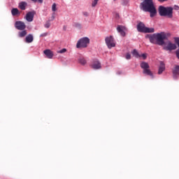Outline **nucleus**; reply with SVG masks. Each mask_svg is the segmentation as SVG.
Here are the masks:
<instances>
[{
	"mask_svg": "<svg viewBox=\"0 0 179 179\" xmlns=\"http://www.w3.org/2000/svg\"><path fill=\"white\" fill-rule=\"evenodd\" d=\"M78 61L81 64V65H86L87 62L84 57H80Z\"/></svg>",
	"mask_w": 179,
	"mask_h": 179,
	"instance_id": "412c9836",
	"label": "nucleus"
},
{
	"mask_svg": "<svg viewBox=\"0 0 179 179\" xmlns=\"http://www.w3.org/2000/svg\"><path fill=\"white\" fill-rule=\"evenodd\" d=\"M83 14L84 16H86V17L89 16V13L87 12H83Z\"/></svg>",
	"mask_w": 179,
	"mask_h": 179,
	"instance_id": "2f4dec72",
	"label": "nucleus"
},
{
	"mask_svg": "<svg viewBox=\"0 0 179 179\" xmlns=\"http://www.w3.org/2000/svg\"><path fill=\"white\" fill-rule=\"evenodd\" d=\"M176 57H177L178 59H179V49H178V50L176 51Z\"/></svg>",
	"mask_w": 179,
	"mask_h": 179,
	"instance_id": "7c9ffc66",
	"label": "nucleus"
},
{
	"mask_svg": "<svg viewBox=\"0 0 179 179\" xmlns=\"http://www.w3.org/2000/svg\"><path fill=\"white\" fill-rule=\"evenodd\" d=\"M159 2H166L167 0H158Z\"/></svg>",
	"mask_w": 179,
	"mask_h": 179,
	"instance_id": "473e14b6",
	"label": "nucleus"
},
{
	"mask_svg": "<svg viewBox=\"0 0 179 179\" xmlns=\"http://www.w3.org/2000/svg\"><path fill=\"white\" fill-rule=\"evenodd\" d=\"M66 51V48H63L61 50H59L58 52L59 54H64Z\"/></svg>",
	"mask_w": 179,
	"mask_h": 179,
	"instance_id": "bb28decb",
	"label": "nucleus"
},
{
	"mask_svg": "<svg viewBox=\"0 0 179 179\" xmlns=\"http://www.w3.org/2000/svg\"><path fill=\"white\" fill-rule=\"evenodd\" d=\"M90 43V39L87 37H84L80 38L77 44L76 47L77 48H86L87 47V45Z\"/></svg>",
	"mask_w": 179,
	"mask_h": 179,
	"instance_id": "20e7f679",
	"label": "nucleus"
},
{
	"mask_svg": "<svg viewBox=\"0 0 179 179\" xmlns=\"http://www.w3.org/2000/svg\"><path fill=\"white\" fill-rule=\"evenodd\" d=\"M11 13L13 16H17V15H20V13L19 12V10L17 8H13L11 10Z\"/></svg>",
	"mask_w": 179,
	"mask_h": 179,
	"instance_id": "6ab92c4d",
	"label": "nucleus"
},
{
	"mask_svg": "<svg viewBox=\"0 0 179 179\" xmlns=\"http://www.w3.org/2000/svg\"><path fill=\"white\" fill-rule=\"evenodd\" d=\"M75 27H77V29H82V24H80V23H76Z\"/></svg>",
	"mask_w": 179,
	"mask_h": 179,
	"instance_id": "a878e982",
	"label": "nucleus"
},
{
	"mask_svg": "<svg viewBox=\"0 0 179 179\" xmlns=\"http://www.w3.org/2000/svg\"><path fill=\"white\" fill-rule=\"evenodd\" d=\"M52 12H55L57 10V4L54 3L52 6Z\"/></svg>",
	"mask_w": 179,
	"mask_h": 179,
	"instance_id": "5701e85b",
	"label": "nucleus"
},
{
	"mask_svg": "<svg viewBox=\"0 0 179 179\" xmlns=\"http://www.w3.org/2000/svg\"><path fill=\"white\" fill-rule=\"evenodd\" d=\"M176 9H178V6H176Z\"/></svg>",
	"mask_w": 179,
	"mask_h": 179,
	"instance_id": "4c0bfd02",
	"label": "nucleus"
},
{
	"mask_svg": "<svg viewBox=\"0 0 179 179\" xmlns=\"http://www.w3.org/2000/svg\"><path fill=\"white\" fill-rule=\"evenodd\" d=\"M131 54L135 58H141V55H139V52H138V50L136 49H134L132 52Z\"/></svg>",
	"mask_w": 179,
	"mask_h": 179,
	"instance_id": "a211bd4d",
	"label": "nucleus"
},
{
	"mask_svg": "<svg viewBox=\"0 0 179 179\" xmlns=\"http://www.w3.org/2000/svg\"><path fill=\"white\" fill-rule=\"evenodd\" d=\"M160 16H167V17H173V7H164L160 6L158 8Z\"/></svg>",
	"mask_w": 179,
	"mask_h": 179,
	"instance_id": "7ed1b4c3",
	"label": "nucleus"
},
{
	"mask_svg": "<svg viewBox=\"0 0 179 179\" xmlns=\"http://www.w3.org/2000/svg\"><path fill=\"white\" fill-rule=\"evenodd\" d=\"M27 34V31L24 30L21 32H19V37H24Z\"/></svg>",
	"mask_w": 179,
	"mask_h": 179,
	"instance_id": "4be33fe9",
	"label": "nucleus"
},
{
	"mask_svg": "<svg viewBox=\"0 0 179 179\" xmlns=\"http://www.w3.org/2000/svg\"><path fill=\"white\" fill-rule=\"evenodd\" d=\"M145 29H146V27L145 26V24H143V22H139L137 24V30L140 33H145Z\"/></svg>",
	"mask_w": 179,
	"mask_h": 179,
	"instance_id": "f8f14e48",
	"label": "nucleus"
},
{
	"mask_svg": "<svg viewBox=\"0 0 179 179\" xmlns=\"http://www.w3.org/2000/svg\"><path fill=\"white\" fill-rule=\"evenodd\" d=\"M34 15H36V11L28 12L25 16L27 22H33L34 19Z\"/></svg>",
	"mask_w": 179,
	"mask_h": 179,
	"instance_id": "6e6552de",
	"label": "nucleus"
},
{
	"mask_svg": "<svg viewBox=\"0 0 179 179\" xmlns=\"http://www.w3.org/2000/svg\"><path fill=\"white\" fill-rule=\"evenodd\" d=\"M114 1H117V0H114Z\"/></svg>",
	"mask_w": 179,
	"mask_h": 179,
	"instance_id": "58836bf2",
	"label": "nucleus"
},
{
	"mask_svg": "<svg viewBox=\"0 0 179 179\" xmlns=\"http://www.w3.org/2000/svg\"><path fill=\"white\" fill-rule=\"evenodd\" d=\"M166 70V64L164 62H160V66L159 67L158 75H162L163 72Z\"/></svg>",
	"mask_w": 179,
	"mask_h": 179,
	"instance_id": "4468645a",
	"label": "nucleus"
},
{
	"mask_svg": "<svg viewBox=\"0 0 179 179\" xmlns=\"http://www.w3.org/2000/svg\"><path fill=\"white\" fill-rule=\"evenodd\" d=\"M144 33H155V29L154 28H148V27H145Z\"/></svg>",
	"mask_w": 179,
	"mask_h": 179,
	"instance_id": "aec40b11",
	"label": "nucleus"
},
{
	"mask_svg": "<svg viewBox=\"0 0 179 179\" xmlns=\"http://www.w3.org/2000/svg\"><path fill=\"white\" fill-rule=\"evenodd\" d=\"M116 17H120V15L116 14Z\"/></svg>",
	"mask_w": 179,
	"mask_h": 179,
	"instance_id": "f704fd0d",
	"label": "nucleus"
},
{
	"mask_svg": "<svg viewBox=\"0 0 179 179\" xmlns=\"http://www.w3.org/2000/svg\"><path fill=\"white\" fill-rule=\"evenodd\" d=\"M33 40H34V38H33V35L29 34L26 36V43H33Z\"/></svg>",
	"mask_w": 179,
	"mask_h": 179,
	"instance_id": "f3484780",
	"label": "nucleus"
},
{
	"mask_svg": "<svg viewBox=\"0 0 179 179\" xmlns=\"http://www.w3.org/2000/svg\"><path fill=\"white\" fill-rule=\"evenodd\" d=\"M172 73L174 79H177L179 76V66L176 65L172 70Z\"/></svg>",
	"mask_w": 179,
	"mask_h": 179,
	"instance_id": "9b49d317",
	"label": "nucleus"
},
{
	"mask_svg": "<svg viewBox=\"0 0 179 179\" xmlns=\"http://www.w3.org/2000/svg\"><path fill=\"white\" fill-rule=\"evenodd\" d=\"M47 36H48V33L45 32V33H43V34H41L40 35V37H47Z\"/></svg>",
	"mask_w": 179,
	"mask_h": 179,
	"instance_id": "cd10ccee",
	"label": "nucleus"
},
{
	"mask_svg": "<svg viewBox=\"0 0 179 179\" xmlns=\"http://www.w3.org/2000/svg\"><path fill=\"white\" fill-rule=\"evenodd\" d=\"M141 68L142 69H143V73H144L145 75H148V76H151L152 78H153V73H152V71H150V69H149L150 66L149 64H148L145 62H143L141 63Z\"/></svg>",
	"mask_w": 179,
	"mask_h": 179,
	"instance_id": "39448f33",
	"label": "nucleus"
},
{
	"mask_svg": "<svg viewBox=\"0 0 179 179\" xmlns=\"http://www.w3.org/2000/svg\"><path fill=\"white\" fill-rule=\"evenodd\" d=\"M99 2V0H94L92 3V7L94 8V6H96V5H97V3Z\"/></svg>",
	"mask_w": 179,
	"mask_h": 179,
	"instance_id": "b1692460",
	"label": "nucleus"
},
{
	"mask_svg": "<svg viewBox=\"0 0 179 179\" xmlns=\"http://www.w3.org/2000/svg\"><path fill=\"white\" fill-rule=\"evenodd\" d=\"M91 68H92V69H101V64L99 60H94L91 65Z\"/></svg>",
	"mask_w": 179,
	"mask_h": 179,
	"instance_id": "9d476101",
	"label": "nucleus"
},
{
	"mask_svg": "<svg viewBox=\"0 0 179 179\" xmlns=\"http://www.w3.org/2000/svg\"><path fill=\"white\" fill-rule=\"evenodd\" d=\"M125 30L126 28L123 26L118 25L117 27V31L120 33V36H122V37H125Z\"/></svg>",
	"mask_w": 179,
	"mask_h": 179,
	"instance_id": "ddd939ff",
	"label": "nucleus"
},
{
	"mask_svg": "<svg viewBox=\"0 0 179 179\" xmlns=\"http://www.w3.org/2000/svg\"><path fill=\"white\" fill-rule=\"evenodd\" d=\"M50 26H51V24L50 23V22H47L45 24V29H50Z\"/></svg>",
	"mask_w": 179,
	"mask_h": 179,
	"instance_id": "393cba45",
	"label": "nucleus"
},
{
	"mask_svg": "<svg viewBox=\"0 0 179 179\" xmlns=\"http://www.w3.org/2000/svg\"><path fill=\"white\" fill-rule=\"evenodd\" d=\"M43 52L45 55H46L47 58H49V59H52V57H54V53H52V51L50 50H45Z\"/></svg>",
	"mask_w": 179,
	"mask_h": 179,
	"instance_id": "2eb2a0df",
	"label": "nucleus"
},
{
	"mask_svg": "<svg viewBox=\"0 0 179 179\" xmlns=\"http://www.w3.org/2000/svg\"><path fill=\"white\" fill-rule=\"evenodd\" d=\"M33 2H37V0H31Z\"/></svg>",
	"mask_w": 179,
	"mask_h": 179,
	"instance_id": "c9c22d12",
	"label": "nucleus"
},
{
	"mask_svg": "<svg viewBox=\"0 0 179 179\" xmlns=\"http://www.w3.org/2000/svg\"><path fill=\"white\" fill-rule=\"evenodd\" d=\"M26 6H27V3H26V1L20 2L18 6L21 10H26Z\"/></svg>",
	"mask_w": 179,
	"mask_h": 179,
	"instance_id": "dca6fc26",
	"label": "nucleus"
},
{
	"mask_svg": "<svg viewBox=\"0 0 179 179\" xmlns=\"http://www.w3.org/2000/svg\"><path fill=\"white\" fill-rule=\"evenodd\" d=\"M52 18L53 20H55V17L54 15H52Z\"/></svg>",
	"mask_w": 179,
	"mask_h": 179,
	"instance_id": "e433bc0d",
	"label": "nucleus"
},
{
	"mask_svg": "<svg viewBox=\"0 0 179 179\" xmlns=\"http://www.w3.org/2000/svg\"><path fill=\"white\" fill-rule=\"evenodd\" d=\"M125 58L126 59H131V54L127 53Z\"/></svg>",
	"mask_w": 179,
	"mask_h": 179,
	"instance_id": "c756f323",
	"label": "nucleus"
},
{
	"mask_svg": "<svg viewBox=\"0 0 179 179\" xmlns=\"http://www.w3.org/2000/svg\"><path fill=\"white\" fill-rule=\"evenodd\" d=\"M38 2H39V3H43V0H37Z\"/></svg>",
	"mask_w": 179,
	"mask_h": 179,
	"instance_id": "72a5a7b5",
	"label": "nucleus"
},
{
	"mask_svg": "<svg viewBox=\"0 0 179 179\" xmlns=\"http://www.w3.org/2000/svg\"><path fill=\"white\" fill-rule=\"evenodd\" d=\"M140 8L144 12H149L150 17H155V15L157 13L153 0H143V2L140 4Z\"/></svg>",
	"mask_w": 179,
	"mask_h": 179,
	"instance_id": "f257e3e1",
	"label": "nucleus"
},
{
	"mask_svg": "<svg viewBox=\"0 0 179 179\" xmlns=\"http://www.w3.org/2000/svg\"><path fill=\"white\" fill-rule=\"evenodd\" d=\"M146 38H148L152 44H157V45H164V41L167 39V35L166 33L161 32L158 34H153L152 35H147Z\"/></svg>",
	"mask_w": 179,
	"mask_h": 179,
	"instance_id": "f03ea898",
	"label": "nucleus"
},
{
	"mask_svg": "<svg viewBox=\"0 0 179 179\" xmlns=\"http://www.w3.org/2000/svg\"><path fill=\"white\" fill-rule=\"evenodd\" d=\"M177 49V45L176 43H171V41H168L166 46L164 47V50L166 51H173Z\"/></svg>",
	"mask_w": 179,
	"mask_h": 179,
	"instance_id": "0eeeda50",
	"label": "nucleus"
},
{
	"mask_svg": "<svg viewBox=\"0 0 179 179\" xmlns=\"http://www.w3.org/2000/svg\"><path fill=\"white\" fill-rule=\"evenodd\" d=\"M105 42L109 50L114 48L116 45L115 39H114V36H106L105 38Z\"/></svg>",
	"mask_w": 179,
	"mask_h": 179,
	"instance_id": "423d86ee",
	"label": "nucleus"
},
{
	"mask_svg": "<svg viewBox=\"0 0 179 179\" xmlns=\"http://www.w3.org/2000/svg\"><path fill=\"white\" fill-rule=\"evenodd\" d=\"M141 57H142L143 59H146V58H148V55L143 53L141 55Z\"/></svg>",
	"mask_w": 179,
	"mask_h": 179,
	"instance_id": "c85d7f7f",
	"label": "nucleus"
},
{
	"mask_svg": "<svg viewBox=\"0 0 179 179\" xmlns=\"http://www.w3.org/2000/svg\"><path fill=\"white\" fill-rule=\"evenodd\" d=\"M15 26L17 30H24L26 29V24L22 21L15 22Z\"/></svg>",
	"mask_w": 179,
	"mask_h": 179,
	"instance_id": "1a4fd4ad",
	"label": "nucleus"
}]
</instances>
